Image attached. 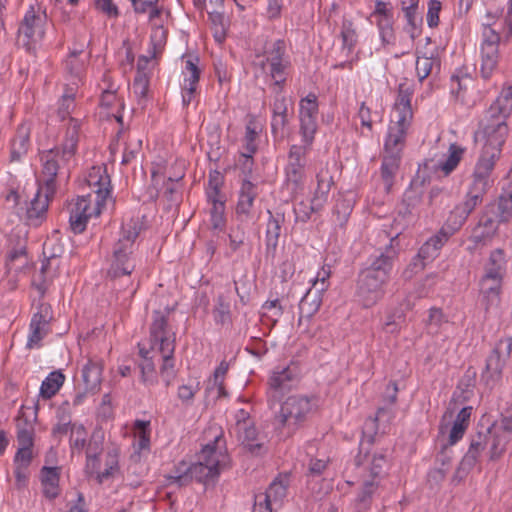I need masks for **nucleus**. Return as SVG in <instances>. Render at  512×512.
<instances>
[{"mask_svg":"<svg viewBox=\"0 0 512 512\" xmlns=\"http://www.w3.org/2000/svg\"><path fill=\"white\" fill-rule=\"evenodd\" d=\"M406 225L407 223L399 230L396 229L385 249L371 256L367 267L359 272L356 295L363 307L370 308L384 298L400 250L399 236Z\"/></svg>","mask_w":512,"mask_h":512,"instance_id":"f257e3e1","label":"nucleus"},{"mask_svg":"<svg viewBox=\"0 0 512 512\" xmlns=\"http://www.w3.org/2000/svg\"><path fill=\"white\" fill-rule=\"evenodd\" d=\"M480 125L486 140L466 193L483 201L491 185V175L500 158L502 146L508 134V126L503 116H499L496 122H481Z\"/></svg>","mask_w":512,"mask_h":512,"instance_id":"f03ea898","label":"nucleus"},{"mask_svg":"<svg viewBox=\"0 0 512 512\" xmlns=\"http://www.w3.org/2000/svg\"><path fill=\"white\" fill-rule=\"evenodd\" d=\"M219 438V436L215 437L214 443L203 447L199 454L198 462L191 464L182 473L169 475L167 477L169 484L183 487L187 486L192 480L203 484L215 482L228 460V456L216 448Z\"/></svg>","mask_w":512,"mask_h":512,"instance_id":"7ed1b4c3","label":"nucleus"},{"mask_svg":"<svg viewBox=\"0 0 512 512\" xmlns=\"http://www.w3.org/2000/svg\"><path fill=\"white\" fill-rule=\"evenodd\" d=\"M317 409L315 397L306 395H291L280 405L275 414L273 425L280 438L292 437L297 431L303 429L312 418Z\"/></svg>","mask_w":512,"mask_h":512,"instance_id":"20e7f679","label":"nucleus"},{"mask_svg":"<svg viewBox=\"0 0 512 512\" xmlns=\"http://www.w3.org/2000/svg\"><path fill=\"white\" fill-rule=\"evenodd\" d=\"M483 201L480 198L473 197L466 193L463 200L458 203L450 212V215L439 230V232L430 237L419 249L418 257L426 262L433 260L440 248L448 241V239L457 232L466 222L468 217L481 206Z\"/></svg>","mask_w":512,"mask_h":512,"instance_id":"39448f33","label":"nucleus"},{"mask_svg":"<svg viewBox=\"0 0 512 512\" xmlns=\"http://www.w3.org/2000/svg\"><path fill=\"white\" fill-rule=\"evenodd\" d=\"M139 233L140 226L137 221L131 220L122 225L120 238L113 248V261L109 270L112 277L130 275L135 269V263L131 255Z\"/></svg>","mask_w":512,"mask_h":512,"instance_id":"423d86ee","label":"nucleus"},{"mask_svg":"<svg viewBox=\"0 0 512 512\" xmlns=\"http://www.w3.org/2000/svg\"><path fill=\"white\" fill-rule=\"evenodd\" d=\"M486 22L482 23V43L480 47V72L484 79H488L495 70L499 60V43L503 41V34L498 31L494 17L487 13Z\"/></svg>","mask_w":512,"mask_h":512,"instance_id":"0eeeda50","label":"nucleus"},{"mask_svg":"<svg viewBox=\"0 0 512 512\" xmlns=\"http://www.w3.org/2000/svg\"><path fill=\"white\" fill-rule=\"evenodd\" d=\"M256 65L274 80V86L282 89L291 67L284 40H276Z\"/></svg>","mask_w":512,"mask_h":512,"instance_id":"6e6552de","label":"nucleus"},{"mask_svg":"<svg viewBox=\"0 0 512 512\" xmlns=\"http://www.w3.org/2000/svg\"><path fill=\"white\" fill-rule=\"evenodd\" d=\"M175 307H165L152 312L149 327L151 348L170 352L176 346V332L170 324V315Z\"/></svg>","mask_w":512,"mask_h":512,"instance_id":"1a4fd4ad","label":"nucleus"},{"mask_svg":"<svg viewBox=\"0 0 512 512\" xmlns=\"http://www.w3.org/2000/svg\"><path fill=\"white\" fill-rule=\"evenodd\" d=\"M401 131L402 130H397L393 132L388 130L384 144L385 155L382 158L381 177L387 191L391 189L394 177L400 167L402 150L406 138V134H403Z\"/></svg>","mask_w":512,"mask_h":512,"instance_id":"9d476101","label":"nucleus"},{"mask_svg":"<svg viewBox=\"0 0 512 512\" xmlns=\"http://www.w3.org/2000/svg\"><path fill=\"white\" fill-rule=\"evenodd\" d=\"M414 93L412 85L408 83H401L398 87V95L394 105L395 121L389 126V131L402 130L403 134H407V130L413 118L411 108V99Z\"/></svg>","mask_w":512,"mask_h":512,"instance_id":"9b49d317","label":"nucleus"},{"mask_svg":"<svg viewBox=\"0 0 512 512\" xmlns=\"http://www.w3.org/2000/svg\"><path fill=\"white\" fill-rule=\"evenodd\" d=\"M72 158H63L62 150L59 147L45 150L40 153V160L42 162V176L43 180H39V185L47 188L49 193L56 192L55 178L58 171L64 167Z\"/></svg>","mask_w":512,"mask_h":512,"instance_id":"f8f14e48","label":"nucleus"},{"mask_svg":"<svg viewBox=\"0 0 512 512\" xmlns=\"http://www.w3.org/2000/svg\"><path fill=\"white\" fill-rule=\"evenodd\" d=\"M91 195L81 196L77 199V202L71 206L69 223L70 229L73 233H82L87 226L88 220L92 215L98 216L101 213V206L98 204L95 207H91Z\"/></svg>","mask_w":512,"mask_h":512,"instance_id":"ddd939ff","label":"nucleus"},{"mask_svg":"<svg viewBox=\"0 0 512 512\" xmlns=\"http://www.w3.org/2000/svg\"><path fill=\"white\" fill-rule=\"evenodd\" d=\"M495 205H487L481 212L478 222L472 230L470 240L476 245L490 240L496 234L501 222L496 215Z\"/></svg>","mask_w":512,"mask_h":512,"instance_id":"4468645a","label":"nucleus"},{"mask_svg":"<svg viewBox=\"0 0 512 512\" xmlns=\"http://www.w3.org/2000/svg\"><path fill=\"white\" fill-rule=\"evenodd\" d=\"M489 443V432H478L471 436L468 451L459 463L457 474L466 475L477 464L481 453Z\"/></svg>","mask_w":512,"mask_h":512,"instance_id":"2eb2a0df","label":"nucleus"},{"mask_svg":"<svg viewBox=\"0 0 512 512\" xmlns=\"http://www.w3.org/2000/svg\"><path fill=\"white\" fill-rule=\"evenodd\" d=\"M234 431L238 441L254 456H261L267 453L268 448L258 437L254 422H242L235 424Z\"/></svg>","mask_w":512,"mask_h":512,"instance_id":"dca6fc26","label":"nucleus"},{"mask_svg":"<svg viewBox=\"0 0 512 512\" xmlns=\"http://www.w3.org/2000/svg\"><path fill=\"white\" fill-rule=\"evenodd\" d=\"M88 185L96 194L95 203L101 206L111 193V180L105 166L92 167L87 177Z\"/></svg>","mask_w":512,"mask_h":512,"instance_id":"f3484780","label":"nucleus"},{"mask_svg":"<svg viewBox=\"0 0 512 512\" xmlns=\"http://www.w3.org/2000/svg\"><path fill=\"white\" fill-rule=\"evenodd\" d=\"M44 19L40 15H36L34 8L31 6L26 12L25 17L19 27V38L24 37V45L30 42L41 40L45 34L43 28Z\"/></svg>","mask_w":512,"mask_h":512,"instance_id":"a211bd4d","label":"nucleus"},{"mask_svg":"<svg viewBox=\"0 0 512 512\" xmlns=\"http://www.w3.org/2000/svg\"><path fill=\"white\" fill-rule=\"evenodd\" d=\"M55 193H49L47 188L39 185L35 197L32 199L30 206L27 209V220L30 225L38 226L44 219L49 201L53 198Z\"/></svg>","mask_w":512,"mask_h":512,"instance_id":"6ab92c4d","label":"nucleus"},{"mask_svg":"<svg viewBox=\"0 0 512 512\" xmlns=\"http://www.w3.org/2000/svg\"><path fill=\"white\" fill-rule=\"evenodd\" d=\"M257 195V185L248 179H243L236 205V214L242 220L250 218Z\"/></svg>","mask_w":512,"mask_h":512,"instance_id":"aec40b11","label":"nucleus"},{"mask_svg":"<svg viewBox=\"0 0 512 512\" xmlns=\"http://www.w3.org/2000/svg\"><path fill=\"white\" fill-rule=\"evenodd\" d=\"M104 435L100 431H95L86 445V465L85 470L88 474L94 475L100 469V455L103 451Z\"/></svg>","mask_w":512,"mask_h":512,"instance_id":"412c9836","label":"nucleus"},{"mask_svg":"<svg viewBox=\"0 0 512 512\" xmlns=\"http://www.w3.org/2000/svg\"><path fill=\"white\" fill-rule=\"evenodd\" d=\"M512 111V91L511 89L503 91L498 98L490 105L485 112L481 122H496L499 116H503L504 122Z\"/></svg>","mask_w":512,"mask_h":512,"instance_id":"4be33fe9","label":"nucleus"},{"mask_svg":"<svg viewBox=\"0 0 512 512\" xmlns=\"http://www.w3.org/2000/svg\"><path fill=\"white\" fill-rule=\"evenodd\" d=\"M40 480L42 486V493L45 498L49 500H54L60 495L61 489L59 486V467H42L40 471Z\"/></svg>","mask_w":512,"mask_h":512,"instance_id":"5701e85b","label":"nucleus"},{"mask_svg":"<svg viewBox=\"0 0 512 512\" xmlns=\"http://www.w3.org/2000/svg\"><path fill=\"white\" fill-rule=\"evenodd\" d=\"M103 364L101 361L89 359L82 368V380L86 392L96 394L100 390L102 382Z\"/></svg>","mask_w":512,"mask_h":512,"instance_id":"b1692460","label":"nucleus"},{"mask_svg":"<svg viewBox=\"0 0 512 512\" xmlns=\"http://www.w3.org/2000/svg\"><path fill=\"white\" fill-rule=\"evenodd\" d=\"M506 363L507 360H505L499 352L493 348L486 359L485 371L482 374V378L485 380L487 385L493 386L502 378V372Z\"/></svg>","mask_w":512,"mask_h":512,"instance_id":"393cba45","label":"nucleus"},{"mask_svg":"<svg viewBox=\"0 0 512 512\" xmlns=\"http://www.w3.org/2000/svg\"><path fill=\"white\" fill-rule=\"evenodd\" d=\"M80 127L81 122L78 119L73 117L69 118L64 141L61 147H59L62 150L63 158H73L75 155L79 141Z\"/></svg>","mask_w":512,"mask_h":512,"instance_id":"a878e982","label":"nucleus"},{"mask_svg":"<svg viewBox=\"0 0 512 512\" xmlns=\"http://www.w3.org/2000/svg\"><path fill=\"white\" fill-rule=\"evenodd\" d=\"M424 194V185L422 181L413 180L410 186L406 189L403 195V204L405 211L399 212L402 219L412 215V210L415 209L422 201Z\"/></svg>","mask_w":512,"mask_h":512,"instance_id":"bb28decb","label":"nucleus"},{"mask_svg":"<svg viewBox=\"0 0 512 512\" xmlns=\"http://www.w3.org/2000/svg\"><path fill=\"white\" fill-rule=\"evenodd\" d=\"M317 188L312 197V201L316 208H323L328 200V195L334 184L333 177L327 169H321L317 176Z\"/></svg>","mask_w":512,"mask_h":512,"instance_id":"cd10ccee","label":"nucleus"},{"mask_svg":"<svg viewBox=\"0 0 512 512\" xmlns=\"http://www.w3.org/2000/svg\"><path fill=\"white\" fill-rule=\"evenodd\" d=\"M322 304V298L314 292L307 291L299 302V319L298 325H304V322H309L311 318L319 311Z\"/></svg>","mask_w":512,"mask_h":512,"instance_id":"c85d7f7f","label":"nucleus"},{"mask_svg":"<svg viewBox=\"0 0 512 512\" xmlns=\"http://www.w3.org/2000/svg\"><path fill=\"white\" fill-rule=\"evenodd\" d=\"M30 139V127L21 124L16 131V135L11 142V161H19L28 151Z\"/></svg>","mask_w":512,"mask_h":512,"instance_id":"c756f323","label":"nucleus"},{"mask_svg":"<svg viewBox=\"0 0 512 512\" xmlns=\"http://www.w3.org/2000/svg\"><path fill=\"white\" fill-rule=\"evenodd\" d=\"M285 183L292 195L300 193L304 188L305 165L288 163L285 168Z\"/></svg>","mask_w":512,"mask_h":512,"instance_id":"7c9ffc66","label":"nucleus"},{"mask_svg":"<svg viewBox=\"0 0 512 512\" xmlns=\"http://www.w3.org/2000/svg\"><path fill=\"white\" fill-rule=\"evenodd\" d=\"M270 217L267 222L266 229V255L274 257L276 248L278 246V240L281 232V223L283 221V217L277 215V217L273 216L271 211H268Z\"/></svg>","mask_w":512,"mask_h":512,"instance_id":"2f4dec72","label":"nucleus"},{"mask_svg":"<svg viewBox=\"0 0 512 512\" xmlns=\"http://www.w3.org/2000/svg\"><path fill=\"white\" fill-rule=\"evenodd\" d=\"M505 252L503 249L497 248L490 253L489 260L485 267L486 280L502 279L505 272Z\"/></svg>","mask_w":512,"mask_h":512,"instance_id":"473e14b6","label":"nucleus"},{"mask_svg":"<svg viewBox=\"0 0 512 512\" xmlns=\"http://www.w3.org/2000/svg\"><path fill=\"white\" fill-rule=\"evenodd\" d=\"M379 487L378 480H365L355 499L356 512H364L370 509L373 495Z\"/></svg>","mask_w":512,"mask_h":512,"instance_id":"72a5a7b5","label":"nucleus"},{"mask_svg":"<svg viewBox=\"0 0 512 512\" xmlns=\"http://www.w3.org/2000/svg\"><path fill=\"white\" fill-rule=\"evenodd\" d=\"M295 378V373L290 367H285L280 370L273 371L269 379V389L271 392H284L290 389L291 382Z\"/></svg>","mask_w":512,"mask_h":512,"instance_id":"f704fd0d","label":"nucleus"},{"mask_svg":"<svg viewBox=\"0 0 512 512\" xmlns=\"http://www.w3.org/2000/svg\"><path fill=\"white\" fill-rule=\"evenodd\" d=\"M486 432H489V458L491 461H497L506 451L509 438L504 433H499L497 431L492 432L490 429Z\"/></svg>","mask_w":512,"mask_h":512,"instance_id":"c9c22d12","label":"nucleus"},{"mask_svg":"<svg viewBox=\"0 0 512 512\" xmlns=\"http://www.w3.org/2000/svg\"><path fill=\"white\" fill-rule=\"evenodd\" d=\"M64 381L65 375L61 371L51 372L41 384L40 395L44 399H50L59 391Z\"/></svg>","mask_w":512,"mask_h":512,"instance_id":"e433bc0d","label":"nucleus"},{"mask_svg":"<svg viewBox=\"0 0 512 512\" xmlns=\"http://www.w3.org/2000/svg\"><path fill=\"white\" fill-rule=\"evenodd\" d=\"M118 458H119V448L113 446L109 448L106 452L105 456V466L104 471L94 472L96 474V478L99 483H103L105 480L109 479L113 476L114 472L118 470Z\"/></svg>","mask_w":512,"mask_h":512,"instance_id":"4c0bfd02","label":"nucleus"},{"mask_svg":"<svg viewBox=\"0 0 512 512\" xmlns=\"http://www.w3.org/2000/svg\"><path fill=\"white\" fill-rule=\"evenodd\" d=\"M434 68H440V60L434 55V53H431L430 56H417L416 74L419 81L422 82L426 79L432 73Z\"/></svg>","mask_w":512,"mask_h":512,"instance_id":"58836bf2","label":"nucleus"},{"mask_svg":"<svg viewBox=\"0 0 512 512\" xmlns=\"http://www.w3.org/2000/svg\"><path fill=\"white\" fill-rule=\"evenodd\" d=\"M496 215L502 222L512 219V183L499 196Z\"/></svg>","mask_w":512,"mask_h":512,"instance_id":"ea45409f","label":"nucleus"},{"mask_svg":"<svg viewBox=\"0 0 512 512\" xmlns=\"http://www.w3.org/2000/svg\"><path fill=\"white\" fill-rule=\"evenodd\" d=\"M214 321L217 325H225L231 323L230 302L223 294L216 298V304L212 311Z\"/></svg>","mask_w":512,"mask_h":512,"instance_id":"a19ab883","label":"nucleus"},{"mask_svg":"<svg viewBox=\"0 0 512 512\" xmlns=\"http://www.w3.org/2000/svg\"><path fill=\"white\" fill-rule=\"evenodd\" d=\"M464 152L465 148L457 145L456 143L450 144L448 149L449 155L447 159L439 166L445 175H449L456 169L463 157Z\"/></svg>","mask_w":512,"mask_h":512,"instance_id":"79ce46f5","label":"nucleus"},{"mask_svg":"<svg viewBox=\"0 0 512 512\" xmlns=\"http://www.w3.org/2000/svg\"><path fill=\"white\" fill-rule=\"evenodd\" d=\"M340 37L342 39L343 50H347V55L350 54L354 49L358 38L352 21L348 19H344L342 21Z\"/></svg>","mask_w":512,"mask_h":512,"instance_id":"37998d69","label":"nucleus"},{"mask_svg":"<svg viewBox=\"0 0 512 512\" xmlns=\"http://www.w3.org/2000/svg\"><path fill=\"white\" fill-rule=\"evenodd\" d=\"M34 429L31 423L26 419L19 417L17 419V441L20 447L33 446Z\"/></svg>","mask_w":512,"mask_h":512,"instance_id":"c03bdc74","label":"nucleus"},{"mask_svg":"<svg viewBox=\"0 0 512 512\" xmlns=\"http://www.w3.org/2000/svg\"><path fill=\"white\" fill-rule=\"evenodd\" d=\"M299 119L302 141L306 145H312L317 131V118L299 116Z\"/></svg>","mask_w":512,"mask_h":512,"instance_id":"a18cd8bd","label":"nucleus"},{"mask_svg":"<svg viewBox=\"0 0 512 512\" xmlns=\"http://www.w3.org/2000/svg\"><path fill=\"white\" fill-rule=\"evenodd\" d=\"M210 214L212 228L222 231L226 225L225 200L215 199L214 206H212Z\"/></svg>","mask_w":512,"mask_h":512,"instance_id":"49530a36","label":"nucleus"},{"mask_svg":"<svg viewBox=\"0 0 512 512\" xmlns=\"http://www.w3.org/2000/svg\"><path fill=\"white\" fill-rule=\"evenodd\" d=\"M198 61V57H195L194 59L190 58L186 61L183 86L187 84L188 87L192 86L196 89L200 79V69L197 65Z\"/></svg>","mask_w":512,"mask_h":512,"instance_id":"de8ad7c7","label":"nucleus"},{"mask_svg":"<svg viewBox=\"0 0 512 512\" xmlns=\"http://www.w3.org/2000/svg\"><path fill=\"white\" fill-rule=\"evenodd\" d=\"M370 462V475L372 477L371 480H377L380 478L384 472L385 467L387 465V456L386 453L381 452H375L371 459H369Z\"/></svg>","mask_w":512,"mask_h":512,"instance_id":"09e8293b","label":"nucleus"},{"mask_svg":"<svg viewBox=\"0 0 512 512\" xmlns=\"http://www.w3.org/2000/svg\"><path fill=\"white\" fill-rule=\"evenodd\" d=\"M299 116L315 117L318 115V101L314 93H309L305 98H302L299 103Z\"/></svg>","mask_w":512,"mask_h":512,"instance_id":"8fccbe9b","label":"nucleus"},{"mask_svg":"<svg viewBox=\"0 0 512 512\" xmlns=\"http://www.w3.org/2000/svg\"><path fill=\"white\" fill-rule=\"evenodd\" d=\"M200 390V383L183 384L178 387L177 397L185 406H191L194 402L195 395Z\"/></svg>","mask_w":512,"mask_h":512,"instance_id":"3c124183","label":"nucleus"},{"mask_svg":"<svg viewBox=\"0 0 512 512\" xmlns=\"http://www.w3.org/2000/svg\"><path fill=\"white\" fill-rule=\"evenodd\" d=\"M352 212V204L350 200L340 198L336 201L333 209V215L336 217V222L343 226Z\"/></svg>","mask_w":512,"mask_h":512,"instance_id":"603ef678","label":"nucleus"},{"mask_svg":"<svg viewBox=\"0 0 512 512\" xmlns=\"http://www.w3.org/2000/svg\"><path fill=\"white\" fill-rule=\"evenodd\" d=\"M62 253L63 248L61 245L55 244L51 241L45 242L43 246V255L46 258V263L42 264L41 273L44 274L51 264V261L60 257Z\"/></svg>","mask_w":512,"mask_h":512,"instance_id":"864d4df0","label":"nucleus"},{"mask_svg":"<svg viewBox=\"0 0 512 512\" xmlns=\"http://www.w3.org/2000/svg\"><path fill=\"white\" fill-rule=\"evenodd\" d=\"M320 210L321 208H316L312 200L310 203L301 201L294 207L296 221L305 223L310 219L313 213L319 212Z\"/></svg>","mask_w":512,"mask_h":512,"instance_id":"5fc2aeb1","label":"nucleus"},{"mask_svg":"<svg viewBox=\"0 0 512 512\" xmlns=\"http://www.w3.org/2000/svg\"><path fill=\"white\" fill-rule=\"evenodd\" d=\"M262 497V495H260ZM286 496V486L281 482L274 480L263 495L264 502L271 504V501H278Z\"/></svg>","mask_w":512,"mask_h":512,"instance_id":"6e6d98bb","label":"nucleus"},{"mask_svg":"<svg viewBox=\"0 0 512 512\" xmlns=\"http://www.w3.org/2000/svg\"><path fill=\"white\" fill-rule=\"evenodd\" d=\"M52 318L51 307L49 304L41 303L38 311L33 315L30 326H40L46 328Z\"/></svg>","mask_w":512,"mask_h":512,"instance_id":"4d7b16f0","label":"nucleus"},{"mask_svg":"<svg viewBox=\"0 0 512 512\" xmlns=\"http://www.w3.org/2000/svg\"><path fill=\"white\" fill-rule=\"evenodd\" d=\"M86 430L83 425L73 424L70 436V447L72 450H82L86 447Z\"/></svg>","mask_w":512,"mask_h":512,"instance_id":"13d9d810","label":"nucleus"},{"mask_svg":"<svg viewBox=\"0 0 512 512\" xmlns=\"http://www.w3.org/2000/svg\"><path fill=\"white\" fill-rule=\"evenodd\" d=\"M149 87V80L146 74L138 72L133 81L134 93L139 98V103L146 99Z\"/></svg>","mask_w":512,"mask_h":512,"instance_id":"bf43d9fd","label":"nucleus"},{"mask_svg":"<svg viewBox=\"0 0 512 512\" xmlns=\"http://www.w3.org/2000/svg\"><path fill=\"white\" fill-rule=\"evenodd\" d=\"M135 426L138 429V440L137 446L139 450H144L149 448L150 443V431H149V423L141 420H137L135 422Z\"/></svg>","mask_w":512,"mask_h":512,"instance_id":"052dcab7","label":"nucleus"},{"mask_svg":"<svg viewBox=\"0 0 512 512\" xmlns=\"http://www.w3.org/2000/svg\"><path fill=\"white\" fill-rule=\"evenodd\" d=\"M311 145H292L288 154V163L305 165V156Z\"/></svg>","mask_w":512,"mask_h":512,"instance_id":"680f3d73","label":"nucleus"},{"mask_svg":"<svg viewBox=\"0 0 512 512\" xmlns=\"http://www.w3.org/2000/svg\"><path fill=\"white\" fill-rule=\"evenodd\" d=\"M281 90L279 88L272 103V115L288 118V99L281 94Z\"/></svg>","mask_w":512,"mask_h":512,"instance_id":"e2e57ef3","label":"nucleus"},{"mask_svg":"<svg viewBox=\"0 0 512 512\" xmlns=\"http://www.w3.org/2000/svg\"><path fill=\"white\" fill-rule=\"evenodd\" d=\"M74 98L71 95H63L59 101L57 116L61 121L70 118L71 111L74 109Z\"/></svg>","mask_w":512,"mask_h":512,"instance_id":"0e129e2a","label":"nucleus"},{"mask_svg":"<svg viewBox=\"0 0 512 512\" xmlns=\"http://www.w3.org/2000/svg\"><path fill=\"white\" fill-rule=\"evenodd\" d=\"M374 437L372 435L366 436L362 439L359 446V454L355 457V464L357 466L363 465L366 460L370 457L369 447L373 443Z\"/></svg>","mask_w":512,"mask_h":512,"instance_id":"69168bd1","label":"nucleus"},{"mask_svg":"<svg viewBox=\"0 0 512 512\" xmlns=\"http://www.w3.org/2000/svg\"><path fill=\"white\" fill-rule=\"evenodd\" d=\"M289 124V118L272 115L271 130L275 138H283L285 136L286 127Z\"/></svg>","mask_w":512,"mask_h":512,"instance_id":"338daca9","label":"nucleus"},{"mask_svg":"<svg viewBox=\"0 0 512 512\" xmlns=\"http://www.w3.org/2000/svg\"><path fill=\"white\" fill-rule=\"evenodd\" d=\"M503 42H508L512 37V0H509L506 14L501 24Z\"/></svg>","mask_w":512,"mask_h":512,"instance_id":"774afa93","label":"nucleus"}]
</instances>
